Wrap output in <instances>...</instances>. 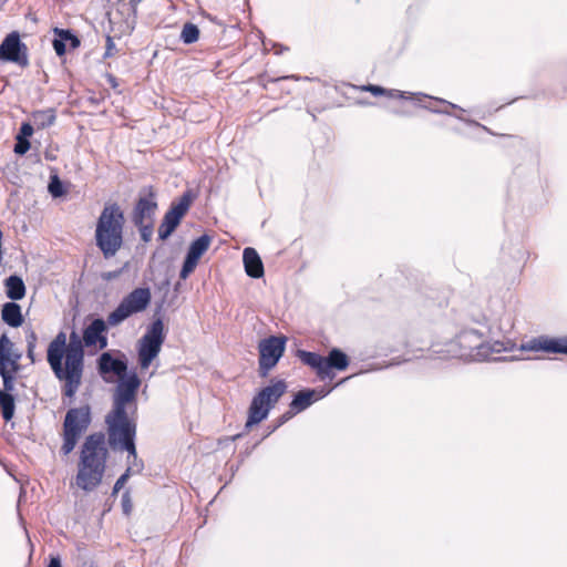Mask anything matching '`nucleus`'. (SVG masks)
Listing matches in <instances>:
<instances>
[{
  "instance_id": "1",
  "label": "nucleus",
  "mask_w": 567,
  "mask_h": 567,
  "mask_svg": "<svg viewBox=\"0 0 567 567\" xmlns=\"http://www.w3.org/2000/svg\"><path fill=\"white\" fill-rule=\"evenodd\" d=\"M505 351L501 341L489 342L475 329H464L454 339L433 346V352L441 358H460L463 360L484 361L493 353Z\"/></svg>"
},
{
  "instance_id": "2",
  "label": "nucleus",
  "mask_w": 567,
  "mask_h": 567,
  "mask_svg": "<svg viewBox=\"0 0 567 567\" xmlns=\"http://www.w3.org/2000/svg\"><path fill=\"white\" fill-rule=\"evenodd\" d=\"M106 458L105 435L102 432L87 435L80 452L76 486L87 493L94 491L103 480Z\"/></svg>"
},
{
  "instance_id": "3",
  "label": "nucleus",
  "mask_w": 567,
  "mask_h": 567,
  "mask_svg": "<svg viewBox=\"0 0 567 567\" xmlns=\"http://www.w3.org/2000/svg\"><path fill=\"white\" fill-rule=\"evenodd\" d=\"M125 217L116 203L106 204L95 226V245L105 259L114 257L124 243Z\"/></svg>"
},
{
  "instance_id": "4",
  "label": "nucleus",
  "mask_w": 567,
  "mask_h": 567,
  "mask_svg": "<svg viewBox=\"0 0 567 567\" xmlns=\"http://www.w3.org/2000/svg\"><path fill=\"white\" fill-rule=\"evenodd\" d=\"M105 423L107 425L109 445L112 450H122L127 452V461L131 463L133 460V466L136 472H141L143 463H137V453L135 445L136 437V423L128 417L127 411L111 410L105 416Z\"/></svg>"
},
{
  "instance_id": "5",
  "label": "nucleus",
  "mask_w": 567,
  "mask_h": 567,
  "mask_svg": "<svg viewBox=\"0 0 567 567\" xmlns=\"http://www.w3.org/2000/svg\"><path fill=\"white\" fill-rule=\"evenodd\" d=\"M47 360L56 379L64 382L63 394L73 398L80 385L75 374L70 375L66 363V336L59 332L49 343Z\"/></svg>"
},
{
  "instance_id": "6",
  "label": "nucleus",
  "mask_w": 567,
  "mask_h": 567,
  "mask_svg": "<svg viewBox=\"0 0 567 567\" xmlns=\"http://www.w3.org/2000/svg\"><path fill=\"white\" fill-rule=\"evenodd\" d=\"M286 391L287 384L284 380L271 381L269 385L264 386L250 402L248 417L245 424L246 429H250L266 420L270 410Z\"/></svg>"
},
{
  "instance_id": "7",
  "label": "nucleus",
  "mask_w": 567,
  "mask_h": 567,
  "mask_svg": "<svg viewBox=\"0 0 567 567\" xmlns=\"http://www.w3.org/2000/svg\"><path fill=\"white\" fill-rule=\"evenodd\" d=\"M92 422L91 408L82 405L68 410L63 421V444L61 453L69 455L76 446L82 434L86 432Z\"/></svg>"
},
{
  "instance_id": "8",
  "label": "nucleus",
  "mask_w": 567,
  "mask_h": 567,
  "mask_svg": "<svg viewBox=\"0 0 567 567\" xmlns=\"http://www.w3.org/2000/svg\"><path fill=\"white\" fill-rule=\"evenodd\" d=\"M152 293L147 287H138L126 295L118 306L109 313L107 323L116 327L131 316L144 311L151 303Z\"/></svg>"
},
{
  "instance_id": "9",
  "label": "nucleus",
  "mask_w": 567,
  "mask_h": 567,
  "mask_svg": "<svg viewBox=\"0 0 567 567\" xmlns=\"http://www.w3.org/2000/svg\"><path fill=\"white\" fill-rule=\"evenodd\" d=\"M165 341L164 322L162 318L154 319L138 340L137 355L141 369H147L159 354Z\"/></svg>"
},
{
  "instance_id": "10",
  "label": "nucleus",
  "mask_w": 567,
  "mask_h": 567,
  "mask_svg": "<svg viewBox=\"0 0 567 567\" xmlns=\"http://www.w3.org/2000/svg\"><path fill=\"white\" fill-rule=\"evenodd\" d=\"M286 337L270 336L261 339L258 344L259 350V375L266 378L274 369L285 353Z\"/></svg>"
},
{
  "instance_id": "11",
  "label": "nucleus",
  "mask_w": 567,
  "mask_h": 567,
  "mask_svg": "<svg viewBox=\"0 0 567 567\" xmlns=\"http://www.w3.org/2000/svg\"><path fill=\"white\" fill-rule=\"evenodd\" d=\"M141 380L135 371L127 372L118 378L113 395V411L121 413L127 411L131 403H135Z\"/></svg>"
},
{
  "instance_id": "12",
  "label": "nucleus",
  "mask_w": 567,
  "mask_h": 567,
  "mask_svg": "<svg viewBox=\"0 0 567 567\" xmlns=\"http://www.w3.org/2000/svg\"><path fill=\"white\" fill-rule=\"evenodd\" d=\"M425 95L426 96H420V100H413V101L420 107L427 110L434 114L454 116L455 118H457L468 125L481 126L480 123H477L473 120L465 118L462 115L455 114L452 112V110H457V111L464 112L465 110L463 107H461L460 105L454 104L450 101H446L442 97L432 96V95H427V94H425Z\"/></svg>"
},
{
  "instance_id": "13",
  "label": "nucleus",
  "mask_w": 567,
  "mask_h": 567,
  "mask_svg": "<svg viewBox=\"0 0 567 567\" xmlns=\"http://www.w3.org/2000/svg\"><path fill=\"white\" fill-rule=\"evenodd\" d=\"M83 346V338L81 339L75 331H72L69 337V342L66 343V363L69 374H75L79 385H81L84 369Z\"/></svg>"
},
{
  "instance_id": "14",
  "label": "nucleus",
  "mask_w": 567,
  "mask_h": 567,
  "mask_svg": "<svg viewBox=\"0 0 567 567\" xmlns=\"http://www.w3.org/2000/svg\"><path fill=\"white\" fill-rule=\"evenodd\" d=\"M0 60L14 62L22 66L28 64L27 47L21 42L18 32H11L1 42Z\"/></svg>"
},
{
  "instance_id": "15",
  "label": "nucleus",
  "mask_w": 567,
  "mask_h": 567,
  "mask_svg": "<svg viewBox=\"0 0 567 567\" xmlns=\"http://www.w3.org/2000/svg\"><path fill=\"white\" fill-rule=\"evenodd\" d=\"M212 243V237L204 234L193 240L188 247L185 259L179 271L181 279H187L188 276L195 270L200 257L207 251Z\"/></svg>"
},
{
  "instance_id": "16",
  "label": "nucleus",
  "mask_w": 567,
  "mask_h": 567,
  "mask_svg": "<svg viewBox=\"0 0 567 567\" xmlns=\"http://www.w3.org/2000/svg\"><path fill=\"white\" fill-rule=\"evenodd\" d=\"M522 349L525 351H542L546 353L567 355V336L556 338L548 336H539L536 338H532L522 346Z\"/></svg>"
},
{
  "instance_id": "17",
  "label": "nucleus",
  "mask_w": 567,
  "mask_h": 567,
  "mask_svg": "<svg viewBox=\"0 0 567 567\" xmlns=\"http://www.w3.org/2000/svg\"><path fill=\"white\" fill-rule=\"evenodd\" d=\"M107 320L102 318L93 319L87 327L83 330V342L85 347H97L103 350L107 347L109 340L106 337Z\"/></svg>"
},
{
  "instance_id": "18",
  "label": "nucleus",
  "mask_w": 567,
  "mask_h": 567,
  "mask_svg": "<svg viewBox=\"0 0 567 567\" xmlns=\"http://www.w3.org/2000/svg\"><path fill=\"white\" fill-rule=\"evenodd\" d=\"M157 209L156 194L150 187L146 195H141L133 208L132 221L134 225H142L145 219H152Z\"/></svg>"
},
{
  "instance_id": "19",
  "label": "nucleus",
  "mask_w": 567,
  "mask_h": 567,
  "mask_svg": "<svg viewBox=\"0 0 567 567\" xmlns=\"http://www.w3.org/2000/svg\"><path fill=\"white\" fill-rule=\"evenodd\" d=\"M331 391L332 389H326L323 386L300 390L293 395L290 408L297 413L302 412L316 401L326 398Z\"/></svg>"
},
{
  "instance_id": "20",
  "label": "nucleus",
  "mask_w": 567,
  "mask_h": 567,
  "mask_svg": "<svg viewBox=\"0 0 567 567\" xmlns=\"http://www.w3.org/2000/svg\"><path fill=\"white\" fill-rule=\"evenodd\" d=\"M97 371L102 377L114 374L117 378L127 373V362L125 359L114 358L111 352H103L97 359Z\"/></svg>"
},
{
  "instance_id": "21",
  "label": "nucleus",
  "mask_w": 567,
  "mask_h": 567,
  "mask_svg": "<svg viewBox=\"0 0 567 567\" xmlns=\"http://www.w3.org/2000/svg\"><path fill=\"white\" fill-rule=\"evenodd\" d=\"M324 379H332V370L344 371L349 367V357L339 348H332L327 357H323Z\"/></svg>"
},
{
  "instance_id": "22",
  "label": "nucleus",
  "mask_w": 567,
  "mask_h": 567,
  "mask_svg": "<svg viewBox=\"0 0 567 567\" xmlns=\"http://www.w3.org/2000/svg\"><path fill=\"white\" fill-rule=\"evenodd\" d=\"M361 91L370 92L371 94L379 96L385 95L390 99H401V100H420V96H426L425 93L416 92H406L400 91L395 89H385L375 84H365L360 87Z\"/></svg>"
},
{
  "instance_id": "23",
  "label": "nucleus",
  "mask_w": 567,
  "mask_h": 567,
  "mask_svg": "<svg viewBox=\"0 0 567 567\" xmlns=\"http://www.w3.org/2000/svg\"><path fill=\"white\" fill-rule=\"evenodd\" d=\"M243 261L246 274L255 279L264 276V264L257 250L251 247H247L243 252Z\"/></svg>"
},
{
  "instance_id": "24",
  "label": "nucleus",
  "mask_w": 567,
  "mask_h": 567,
  "mask_svg": "<svg viewBox=\"0 0 567 567\" xmlns=\"http://www.w3.org/2000/svg\"><path fill=\"white\" fill-rule=\"evenodd\" d=\"M56 38L52 41V47L56 55L62 56L66 52V40H71V48L76 49L80 47L81 41L76 34L69 29H55Z\"/></svg>"
},
{
  "instance_id": "25",
  "label": "nucleus",
  "mask_w": 567,
  "mask_h": 567,
  "mask_svg": "<svg viewBox=\"0 0 567 567\" xmlns=\"http://www.w3.org/2000/svg\"><path fill=\"white\" fill-rule=\"evenodd\" d=\"M1 318L3 322L12 328H18L23 323L21 307L14 301L3 303Z\"/></svg>"
},
{
  "instance_id": "26",
  "label": "nucleus",
  "mask_w": 567,
  "mask_h": 567,
  "mask_svg": "<svg viewBox=\"0 0 567 567\" xmlns=\"http://www.w3.org/2000/svg\"><path fill=\"white\" fill-rule=\"evenodd\" d=\"M196 198V194L192 189L185 190L178 199L174 200L169 208L168 213H173V215L178 216L183 219V217L189 210L193 202Z\"/></svg>"
},
{
  "instance_id": "27",
  "label": "nucleus",
  "mask_w": 567,
  "mask_h": 567,
  "mask_svg": "<svg viewBox=\"0 0 567 567\" xmlns=\"http://www.w3.org/2000/svg\"><path fill=\"white\" fill-rule=\"evenodd\" d=\"M6 295L12 301L21 300L25 296V285L18 275H11L4 279Z\"/></svg>"
},
{
  "instance_id": "28",
  "label": "nucleus",
  "mask_w": 567,
  "mask_h": 567,
  "mask_svg": "<svg viewBox=\"0 0 567 567\" xmlns=\"http://www.w3.org/2000/svg\"><path fill=\"white\" fill-rule=\"evenodd\" d=\"M297 357L305 363L306 365L310 367L311 369L316 370L318 377L321 380H324V359L322 355H320L317 352L306 351V350H298Z\"/></svg>"
},
{
  "instance_id": "29",
  "label": "nucleus",
  "mask_w": 567,
  "mask_h": 567,
  "mask_svg": "<svg viewBox=\"0 0 567 567\" xmlns=\"http://www.w3.org/2000/svg\"><path fill=\"white\" fill-rule=\"evenodd\" d=\"M13 348V343L10 341L8 336L3 333L0 337V365L8 367L9 364L12 367V371L17 372L19 364L18 361L20 359V355H14L13 359L10 358L11 350Z\"/></svg>"
},
{
  "instance_id": "30",
  "label": "nucleus",
  "mask_w": 567,
  "mask_h": 567,
  "mask_svg": "<svg viewBox=\"0 0 567 567\" xmlns=\"http://www.w3.org/2000/svg\"><path fill=\"white\" fill-rule=\"evenodd\" d=\"M181 221L182 218L173 215V213L166 212L157 229L158 239L163 241L168 239L179 226Z\"/></svg>"
},
{
  "instance_id": "31",
  "label": "nucleus",
  "mask_w": 567,
  "mask_h": 567,
  "mask_svg": "<svg viewBox=\"0 0 567 567\" xmlns=\"http://www.w3.org/2000/svg\"><path fill=\"white\" fill-rule=\"evenodd\" d=\"M55 118L56 116L53 109L40 110L32 113V123L39 130L50 127L54 124Z\"/></svg>"
},
{
  "instance_id": "32",
  "label": "nucleus",
  "mask_w": 567,
  "mask_h": 567,
  "mask_svg": "<svg viewBox=\"0 0 567 567\" xmlns=\"http://www.w3.org/2000/svg\"><path fill=\"white\" fill-rule=\"evenodd\" d=\"M0 409L1 415L4 421H10L16 411V401L14 396L11 393H7L6 391L0 390Z\"/></svg>"
},
{
  "instance_id": "33",
  "label": "nucleus",
  "mask_w": 567,
  "mask_h": 567,
  "mask_svg": "<svg viewBox=\"0 0 567 567\" xmlns=\"http://www.w3.org/2000/svg\"><path fill=\"white\" fill-rule=\"evenodd\" d=\"M199 38V29L196 24L187 22L184 24L181 33V40L185 44H192Z\"/></svg>"
},
{
  "instance_id": "34",
  "label": "nucleus",
  "mask_w": 567,
  "mask_h": 567,
  "mask_svg": "<svg viewBox=\"0 0 567 567\" xmlns=\"http://www.w3.org/2000/svg\"><path fill=\"white\" fill-rule=\"evenodd\" d=\"M0 375L3 381V389L0 390L6 391L7 393H11L14 389L13 373L8 370V367L0 365Z\"/></svg>"
},
{
  "instance_id": "35",
  "label": "nucleus",
  "mask_w": 567,
  "mask_h": 567,
  "mask_svg": "<svg viewBox=\"0 0 567 567\" xmlns=\"http://www.w3.org/2000/svg\"><path fill=\"white\" fill-rule=\"evenodd\" d=\"M48 190L52 197H61L64 194V187L62 181L58 175H52L48 185Z\"/></svg>"
},
{
  "instance_id": "36",
  "label": "nucleus",
  "mask_w": 567,
  "mask_h": 567,
  "mask_svg": "<svg viewBox=\"0 0 567 567\" xmlns=\"http://www.w3.org/2000/svg\"><path fill=\"white\" fill-rule=\"evenodd\" d=\"M31 147L29 140L16 137L14 153L18 155H24Z\"/></svg>"
},
{
  "instance_id": "37",
  "label": "nucleus",
  "mask_w": 567,
  "mask_h": 567,
  "mask_svg": "<svg viewBox=\"0 0 567 567\" xmlns=\"http://www.w3.org/2000/svg\"><path fill=\"white\" fill-rule=\"evenodd\" d=\"M131 463L133 464V460H131ZM133 465L127 467V470L116 480L114 487H113V494L118 493V491L124 486L126 481L130 477Z\"/></svg>"
},
{
  "instance_id": "38",
  "label": "nucleus",
  "mask_w": 567,
  "mask_h": 567,
  "mask_svg": "<svg viewBox=\"0 0 567 567\" xmlns=\"http://www.w3.org/2000/svg\"><path fill=\"white\" fill-rule=\"evenodd\" d=\"M141 235V239L144 243H148L152 239L153 236V226L152 225H145V223H142V225H135Z\"/></svg>"
},
{
  "instance_id": "39",
  "label": "nucleus",
  "mask_w": 567,
  "mask_h": 567,
  "mask_svg": "<svg viewBox=\"0 0 567 567\" xmlns=\"http://www.w3.org/2000/svg\"><path fill=\"white\" fill-rule=\"evenodd\" d=\"M33 123L31 124L29 122H23L17 136L29 140V137L33 134Z\"/></svg>"
},
{
  "instance_id": "40",
  "label": "nucleus",
  "mask_w": 567,
  "mask_h": 567,
  "mask_svg": "<svg viewBox=\"0 0 567 567\" xmlns=\"http://www.w3.org/2000/svg\"><path fill=\"white\" fill-rule=\"evenodd\" d=\"M122 274V269L113 270V271H106L102 274V278L106 281H111L113 279H116Z\"/></svg>"
},
{
  "instance_id": "41",
  "label": "nucleus",
  "mask_w": 567,
  "mask_h": 567,
  "mask_svg": "<svg viewBox=\"0 0 567 567\" xmlns=\"http://www.w3.org/2000/svg\"><path fill=\"white\" fill-rule=\"evenodd\" d=\"M122 506L125 514H128L131 511V501L128 492L124 493L122 496Z\"/></svg>"
},
{
  "instance_id": "42",
  "label": "nucleus",
  "mask_w": 567,
  "mask_h": 567,
  "mask_svg": "<svg viewBox=\"0 0 567 567\" xmlns=\"http://www.w3.org/2000/svg\"><path fill=\"white\" fill-rule=\"evenodd\" d=\"M114 47L115 45L113 43V40L110 37H107L105 56L112 55V50L114 49Z\"/></svg>"
},
{
  "instance_id": "43",
  "label": "nucleus",
  "mask_w": 567,
  "mask_h": 567,
  "mask_svg": "<svg viewBox=\"0 0 567 567\" xmlns=\"http://www.w3.org/2000/svg\"><path fill=\"white\" fill-rule=\"evenodd\" d=\"M34 344H27V357L31 360V362H34Z\"/></svg>"
},
{
  "instance_id": "44",
  "label": "nucleus",
  "mask_w": 567,
  "mask_h": 567,
  "mask_svg": "<svg viewBox=\"0 0 567 567\" xmlns=\"http://www.w3.org/2000/svg\"><path fill=\"white\" fill-rule=\"evenodd\" d=\"M37 340H38L37 334L33 331H31L30 333L27 334V344L37 346Z\"/></svg>"
},
{
  "instance_id": "45",
  "label": "nucleus",
  "mask_w": 567,
  "mask_h": 567,
  "mask_svg": "<svg viewBox=\"0 0 567 567\" xmlns=\"http://www.w3.org/2000/svg\"><path fill=\"white\" fill-rule=\"evenodd\" d=\"M47 567H62L60 557H51Z\"/></svg>"
},
{
  "instance_id": "46",
  "label": "nucleus",
  "mask_w": 567,
  "mask_h": 567,
  "mask_svg": "<svg viewBox=\"0 0 567 567\" xmlns=\"http://www.w3.org/2000/svg\"><path fill=\"white\" fill-rule=\"evenodd\" d=\"M142 0H128V3L131 4V7L133 8V10L136 9L137 4L141 2Z\"/></svg>"
},
{
  "instance_id": "47",
  "label": "nucleus",
  "mask_w": 567,
  "mask_h": 567,
  "mask_svg": "<svg viewBox=\"0 0 567 567\" xmlns=\"http://www.w3.org/2000/svg\"><path fill=\"white\" fill-rule=\"evenodd\" d=\"M291 417V414L288 412L282 415L280 424H282L285 421L289 420Z\"/></svg>"
},
{
  "instance_id": "48",
  "label": "nucleus",
  "mask_w": 567,
  "mask_h": 567,
  "mask_svg": "<svg viewBox=\"0 0 567 567\" xmlns=\"http://www.w3.org/2000/svg\"><path fill=\"white\" fill-rule=\"evenodd\" d=\"M2 261V238H0V262Z\"/></svg>"
},
{
  "instance_id": "49",
  "label": "nucleus",
  "mask_w": 567,
  "mask_h": 567,
  "mask_svg": "<svg viewBox=\"0 0 567 567\" xmlns=\"http://www.w3.org/2000/svg\"><path fill=\"white\" fill-rule=\"evenodd\" d=\"M66 44L71 47V40H66Z\"/></svg>"
},
{
  "instance_id": "50",
  "label": "nucleus",
  "mask_w": 567,
  "mask_h": 567,
  "mask_svg": "<svg viewBox=\"0 0 567 567\" xmlns=\"http://www.w3.org/2000/svg\"><path fill=\"white\" fill-rule=\"evenodd\" d=\"M89 567H95L94 564H91Z\"/></svg>"
}]
</instances>
